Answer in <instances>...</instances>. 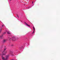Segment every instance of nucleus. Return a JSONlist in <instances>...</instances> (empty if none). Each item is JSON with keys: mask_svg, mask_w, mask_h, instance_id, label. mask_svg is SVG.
I'll use <instances>...</instances> for the list:
<instances>
[{"mask_svg": "<svg viewBox=\"0 0 60 60\" xmlns=\"http://www.w3.org/2000/svg\"><path fill=\"white\" fill-rule=\"evenodd\" d=\"M9 56L10 55H7V56H6V58L5 59L4 58V57H2V58L3 60H7V59H8V57H9Z\"/></svg>", "mask_w": 60, "mask_h": 60, "instance_id": "1", "label": "nucleus"}, {"mask_svg": "<svg viewBox=\"0 0 60 60\" xmlns=\"http://www.w3.org/2000/svg\"><path fill=\"white\" fill-rule=\"evenodd\" d=\"M15 37H13L12 38H10V40H11V39L12 41H15Z\"/></svg>", "mask_w": 60, "mask_h": 60, "instance_id": "2", "label": "nucleus"}, {"mask_svg": "<svg viewBox=\"0 0 60 60\" xmlns=\"http://www.w3.org/2000/svg\"><path fill=\"white\" fill-rule=\"evenodd\" d=\"M6 50V48H5L4 49V50L2 52V55H5V54H4V51H5V50Z\"/></svg>", "mask_w": 60, "mask_h": 60, "instance_id": "3", "label": "nucleus"}, {"mask_svg": "<svg viewBox=\"0 0 60 60\" xmlns=\"http://www.w3.org/2000/svg\"><path fill=\"white\" fill-rule=\"evenodd\" d=\"M6 32H7V33L8 34H11L10 32L9 31H8L6 30Z\"/></svg>", "mask_w": 60, "mask_h": 60, "instance_id": "4", "label": "nucleus"}, {"mask_svg": "<svg viewBox=\"0 0 60 60\" xmlns=\"http://www.w3.org/2000/svg\"><path fill=\"white\" fill-rule=\"evenodd\" d=\"M25 24L27 26H28L29 27L30 26L29 25H28L25 22Z\"/></svg>", "mask_w": 60, "mask_h": 60, "instance_id": "5", "label": "nucleus"}, {"mask_svg": "<svg viewBox=\"0 0 60 60\" xmlns=\"http://www.w3.org/2000/svg\"><path fill=\"white\" fill-rule=\"evenodd\" d=\"M3 35H2V36H0V38H1V39H2V37H3Z\"/></svg>", "mask_w": 60, "mask_h": 60, "instance_id": "6", "label": "nucleus"}, {"mask_svg": "<svg viewBox=\"0 0 60 60\" xmlns=\"http://www.w3.org/2000/svg\"><path fill=\"white\" fill-rule=\"evenodd\" d=\"M2 30V27H1V29L0 30V33H1V32Z\"/></svg>", "mask_w": 60, "mask_h": 60, "instance_id": "7", "label": "nucleus"}, {"mask_svg": "<svg viewBox=\"0 0 60 60\" xmlns=\"http://www.w3.org/2000/svg\"><path fill=\"white\" fill-rule=\"evenodd\" d=\"M33 28L34 31H35V28H34V26H33Z\"/></svg>", "mask_w": 60, "mask_h": 60, "instance_id": "8", "label": "nucleus"}, {"mask_svg": "<svg viewBox=\"0 0 60 60\" xmlns=\"http://www.w3.org/2000/svg\"><path fill=\"white\" fill-rule=\"evenodd\" d=\"M6 41V40H4L3 41V42H5Z\"/></svg>", "mask_w": 60, "mask_h": 60, "instance_id": "9", "label": "nucleus"}, {"mask_svg": "<svg viewBox=\"0 0 60 60\" xmlns=\"http://www.w3.org/2000/svg\"><path fill=\"white\" fill-rule=\"evenodd\" d=\"M3 26H4V24H3L2 26V27H3Z\"/></svg>", "mask_w": 60, "mask_h": 60, "instance_id": "10", "label": "nucleus"}, {"mask_svg": "<svg viewBox=\"0 0 60 60\" xmlns=\"http://www.w3.org/2000/svg\"><path fill=\"white\" fill-rule=\"evenodd\" d=\"M6 32H5L4 33V34H6Z\"/></svg>", "mask_w": 60, "mask_h": 60, "instance_id": "11", "label": "nucleus"}, {"mask_svg": "<svg viewBox=\"0 0 60 60\" xmlns=\"http://www.w3.org/2000/svg\"><path fill=\"white\" fill-rule=\"evenodd\" d=\"M29 8H29V7H28L27 8V9H29Z\"/></svg>", "mask_w": 60, "mask_h": 60, "instance_id": "12", "label": "nucleus"}, {"mask_svg": "<svg viewBox=\"0 0 60 60\" xmlns=\"http://www.w3.org/2000/svg\"><path fill=\"white\" fill-rule=\"evenodd\" d=\"M34 31L33 32V34H34Z\"/></svg>", "mask_w": 60, "mask_h": 60, "instance_id": "13", "label": "nucleus"}, {"mask_svg": "<svg viewBox=\"0 0 60 60\" xmlns=\"http://www.w3.org/2000/svg\"><path fill=\"white\" fill-rule=\"evenodd\" d=\"M7 53V52H5V53Z\"/></svg>", "mask_w": 60, "mask_h": 60, "instance_id": "14", "label": "nucleus"}, {"mask_svg": "<svg viewBox=\"0 0 60 60\" xmlns=\"http://www.w3.org/2000/svg\"><path fill=\"white\" fill-rule=\"evenodd\" d=\"M33 3H34V2L33 1L32 2V4H33Z\"/></svg>", "mask_w": 60, "mask_h": 60, "instance_id": "15", "label": "nucleus"}, {"mask_svg": "<svg viewBox=\"0 0 60 60\" xmlns=\"http://www.w3.org/2000/svg\"><path fill=\"white\" fill-rule=\"evenodd\" d=\"M10 60H14L13 59H11Z\"/></svg>", "mask_w": 60, "mask_h": 60, "instance_id": "16", "label": "nucleus"}, {"mask_svg": "<svg viewBox=\"0 0 60 60\" xmlns=\"http://www.w3.org/2000/svg\"><path fill=\"white\" fill-rule=\"evenodd\" d=\"M19 49H20V48H19Z\"/></svg>", "mask_w": 60, "mask_h": 60, "instance_id": "17", "label": "nucleus"}, {"mask_svg": "<svg viewBox=\"0 0 60 60\" xmlns=\"http://www.w3.org/2000/svg\"><path fill=\"white\" fill-rule=\"evenodd\" d=\"M17 17H18V18H19V16H18V15H17Z\"/></svg>", "mask_w": 60, "mask_h": 60, "instance_id": "18", "label": "nucleus"}, {"mask_svg": "<svg viewBox=\"0 0 60 60\" xmlns=\"http://www.w3.org/2000/svg\"><path fill=\"white\" fill-rule=\"evenodd\" d=\"M10 0V1H11V0Z\"/></svg>", "mask_w": 60, "mask_h": 60, "instance_id": "19", "label": "nucleus"}]
</instances>
